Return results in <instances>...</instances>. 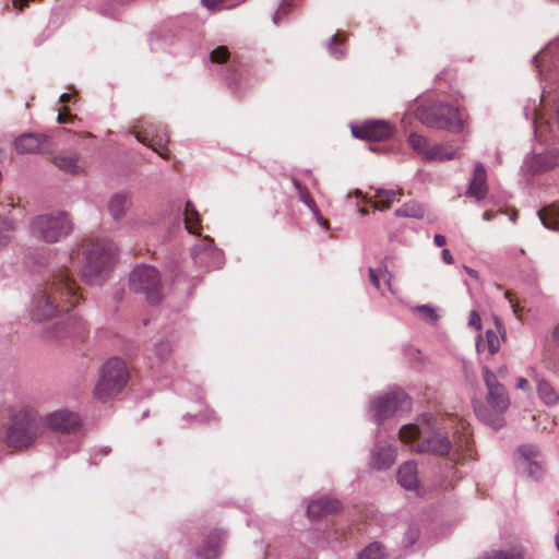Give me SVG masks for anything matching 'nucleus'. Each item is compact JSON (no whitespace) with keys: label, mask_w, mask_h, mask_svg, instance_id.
I'll return each instance as SVG.
<instances>
[{"label":"nucleus","mask_w":559,"mask_h":559,"mask_svg":"<svg viewBox=\"0 0 559 559\" xmlns=\"http://www.w3.org/2000/svg\"><path fill=\"white\" fill-rule=\"evenodd\" d=\"M528 386V381L524 378H519L516 382L518 389H526Z\"/></svg>","instance_id":"nucleus-47"},{"label":"nucleus","mask_w":559,"mask_h":559,"mask_svg":"<svg viewBox=\"0 0 559 559\" xmlns=\"http://www.w3.org/2000/svg\"><path fill=\"white\" fill-rule=\"evenodd\" d=\"M81 417L78 413L69 409H58L48 414L44 419V426L47 425L55 431L71 432L80 427Z\"/></svg>","instance_id":"nucleus-13"},{"label":"nucleus","mask_w":559,"mask_h":559,"mask_svg":"<svg viewBox=\"0 0 559 559\" xmlns=\"http://www.w3.org/2000/svg\"><path fill=\"white\" fill-rule=\"evenodd\" d=\"M224 540L222 533H214L204 542L203 548L199 551V556L203 559H214L219 552V548Z\"/></svg>","instance_id":"nucleus-23"},{"label":"nucleus","mask_w":559,"mask_h":559,"mask_svg":"<svg viewBox=\"0 0 559 559\" xmlns=\"http://www.w3.org/2000/svg\"><path fill=\"white\" fill-rule=\"evenodd\" d=\"M424 214V207L416 201L407 202L395 211L397 217L421 218Z\"/></svg>","instance_id":"nucleus-27"},{"label":"nucleus","mask_w":559,"mask_h":559,"mask_svg":"<svg viewBox=\"0 0 559 559\" xmlns=\"http://www.w3.org/2000/svg\"><path fill=\"white\" fill-rule=\"evenodd\" d=\"M83 326V323L78 320L75 316L69 317V323L67 324L66 331L69 334H75L79 332Z\"/></svg>","instance_id":"nucleus-40"},{"label":"nucleus","mask_w":559,"mask_h":559,"mask_svg":"<svg viewBox=\"0 0 559 559\" xmlns=\"http://www.w3.org/2000/svg\"><path fill=\"white\" fill-rule=\"evenodd\" d=\"M442 258L448 264L453 263V257L448 249L442 250Z\"/></svg>","instance_id":"nucleus-46"},{"label":"nucleus","mask_w":559,"mask_h":559,"mask_svg":"<svg viewBox=\"0 0 559 559\" xmlns=\"http://www.w3.org/2000/svg\"><path fill=\"white\" fill-rule=\"evenodd\" d=\"M556 546H557V549L559 550V530H558V533L556 534Z\"/></svg>","instance_id":"nucleus-53"},{"label":"nucleus","mask_w":559,"mask_h":559,"mask_svg":"<svg viewBox=\"0 0 559 559\" xmlns=\"http://www.w3.org/2000/svg\"><path fill=\"white\" fill-rule=\"evenodd\" d=\"M130 288L135 293L145 295L151 304H157L163 298V285L159 272L148 265L135 267L129 280Z\"/></svg>","instance_id":"nucleus-9"},{"label":"nucleus","mask_w":559,"mask_h":559,"mask_svg":"<svg viewBox=\"0 0 559 559\" xmlns=\"http://www.w3.org/2000/svg\"><path fill=\"white\" fill-rule=\"evenodd\" d=\"M480 317L476 311L471 312L469 324L474 325L477 330L480 329Z\"/></svg>","instance_id":"nucleus-43"},{"label":"nucleus","mask_w":559,"mask_h":559,"mask_svg":"<svg viewBox=\"0 0 559 559\" xmlns=\"http://www.w3.org/2000/svg\"><path fill=\"white\" fill-rule=\"evenodd\" d=\"M457 155V150L452 145H433L431 146L428 158L429 160H448L453 159Z\"/></svg>","instance_id":"nucleus-26"},{"label":"nucleus","mask_w":559,"mask_h":559,"mask_svg":"<svg viewBox=\"0 0 559 559\" xmlns=\"http://www.w3.org/2000/svg\"><path fill=\"white\" fill-rule=\"evenodd\" d=\"M408 144L415 152L421 155L425 159L428 158V153L431 147L429 146L428 141L425 136L419 135L417 133H412L408 136Z\"/></svg>","instance_id":"nucleus-28"},{"label":"nucleus","mask_w":559,"mask_h":559,"mask_svg":"<svg viewBox=\"0 0 559 559\" xmlns=\"http://www.w3.org/2000/svg\"><path fill=\"white\" fill-rule=\"evenodd\" d=\"M358 559H385V556L382 546L379 543H372L364 549Z\"/></svg>","instance_id":"nucleus-30"},{"label":"nucleus","mask_w":559,"mask_h":559,"mask_svg":"<svg viewBox=\"0 0 559 559\" xmlns=\"http://www.w3.org/2000/svg\"><path fill=\"white\" fill-rule=\"evenodd\" d=\"M115 252L112 241L87 239L71 254V265L84 280L92 281L111 266Z\"/></svg>","instance_id":"nucleus-4"},{"label":"nucleus","mask_w":559,"mask_h":559,"mask_svg":"<svg viewBox=\"0 0 559 559\" xmlns=\"http://www.w3.org/2000/svg\"><path fill=\"white\" fill-rule=\"evenodd\" d=\"M15 148L22 154L50 153L51 143L45 134L25 133L15 140Z\"/></svg>","instance_id":"nucleus-14"},{"label":"nucleus","mask_w":559,"mask_h":559,"mask_svg":"<svg viewBox=\"0 0 559 559\" xmlns=\"http://www.w3.org/2000/svg\"><path fill=\"white\" fill-rule=\"evenodd\" d=\"M73 95L72 94H69V93H63L61 96H60V102L63 103V104H67L69 102H71Z\"/></svg>","instance_id":"nucleus-48"},{"label":"nucleus","mask_w":559,"mask_h":559,"mask_svg":"<svg viewBox=\"0 0 559 559\" xmlns=\"http://www.w3.org/2000/svg\"><path fill=\"white\" fill-rule=\"evenodd\" d=\"M504 297L506 299L509 301L511 308H512V311L514 313V316L519 319V320H522V317H523V307L520 305V301L519 299L515 297V295L511 292V290H506L504 293Z\"/></svg>","instance_id":"nucleus-34"},{"label":"nucleus","mask_w":559,"mask_h":559,"mask_svg":"<svg viewBox=\"0 0 559 559\" xmlns=\"http://www.w3.org/2000/svg\"><path fill=\"white\" fill-rule=\"evenodd\" d=\"M484 381L487 388L486 406L475 408L477 417L499 429L504 425L503 414L510 406V397L503 384H501L496 374L488 368L483 369Z\"/></svg>","instance_id":"nucleus-5"},{"label":"nucleus","mask_w":559,"mask_h":559,"mask_svg":"<svg viewBox=\"0 0 559 559\" xmlns=\"http://www.w3.org/2000/svg\"><path fill=\"white\" fill-rule=\"evenodd\" d=\"M72 223L66 213L38 215L31 223V234L46 242H56L69 235Z\"/></svg>","instance_id":"nucleus-8"},{"label":"nucleus","mask_w":559,"mask_h":559,"mask_svg":"<svg viewBox=\"0 0 559 559\" xmlns=\"http://www.w3.org/2000/svg\"><path fill=\"white\" fill-rule=\"evenodd\" d=\"M403 195L402 190L377 189L371 198H364L365 203H370L376 210L385 211L400 202Z\"/></svg>","instance_id":"nucleus-16"},{"label":"nucleus","mask_w":559,"mask_h":559,"mask_svg":"<svg viewBox=\"0 0 559 559\" xmlns=\"http://www.w3.org/2000/svg\"><path fill=\"white\" fill-rule=\"evenodd\" d=\"M453 429V440L441 430L432 431L430 435L423 437L417 444V451L429 452L436 455L444 456L454 451L455 453L467 455L471 452L472 433L469 425L457 417H449L442 425V429Z\"/></svg>","instance_id":"nucleus-3"},{"label":"nucleus","mask_w":559,"mask_h":559,"mask_svg":"<svg viewBox=\"0 0 559 559\" xmlns=\"http://www.w3.org/2000/svg\"><path fill=\"white\" fill-rule=\"evenodd\" d=\"M399 484L407 490H415L418 487L417 466L414 462H406L397 473Z\"/></svg>","instance_id":"nucleus-21"},{"label":"nucleus","mask_w":559,"mask_h":559,"mask_svg":"<svg viewBox=\"0 0 559 559\" xmlns=\"http://www.w3.org/2000/svg\"><path fill=\"white\" fill-rule=\"evenodd\" d=\"M415 310L421 312L424 317L431 322H436L439 319V314L436 309L428 305L417 306Z\"/></svg>","instance_id":"nucleus-38"},{"label":"nucleus","mask_w":559,"mask_h":559,"mask_svg":"<svg viewBox=\"0 0 559 559\" xmlns=\"http://www.w3.org/2000/svg\"><path fill=\"white\" fill-rule=\"evenodd\" d=\"M235 70H236V69H235L234 64H230V66L228 67V69H227V71H228V72H231V71H235Z\"/></svg>","instance_id":"nucleus-56"},{"label":"nucleus","mask_w":559,"mask_h":559,"mask_svg":"<svg viewBox=\"0 0 559 559\" xmlns=\"http://www.w3.org/2000/svg\"><path fill=\"white\" fill-rule=\"evenodd\" d=\"M52 163L60 170L70 175H79L86 168L85 160L76 152L71 151L60 152L52 158Z\"/></svg>","instance_id":"nucleus-15"},{"label":"nucleus","mask_w":559,"mask_h":559,"mask_svg":"<svg viewBox=\"0 0 559 559\" xmlns=\"http://www.w3.org/2000/svg\"><path fill=\"white\" fill-rule=\"evenodd\" d=\"M368 273H369V280H370L371 284L377 289H380V280H379V275L377 274V272L370 267Z\"/></svg>","instance_id":"nucleus-42"},{"label":"nucleus","mask_w":559,"mask_h":559,"mask_svg":"<svg viewBox=\"0 0 559 559\" xmlns=\"http://www.w3.org/2000/svg\"><path fill=\"white\" fill-rule=\"evenodd\" d=\"M129 194L123 192L115 193L108 202V211L115 221H120L124 217L129 207Z\"/></svg>","instance_id":"nucleus-22"},{"label":"nucleus","mask_w":559,"mask_h":559,"mask_svg":"<svg viewBox=\"0 0 559 559\" xmlns=\"http://www.w3.org/2000/svg\"><path fill=\"white\" fill-rule=\"evenodd\" d=\"M495 213L492 211H485L483 214V218L485 221H491L495 217Z\"/></svg>","instance_id":"nucleus-49"},{"label":"nucleus","mask_w":559,"mask_h":559,"mask_svg":"<svg viewBox=\"0 0 559 559\" xmlns=\"http://www.w3.org/2000/svg\"><path fill=\"white\" fill-rule=\"evenodd\" d=\"M183 215L186 229L190 234H200L201 218L199 212L195 210L194 205L190 201L186 203Z\"/></svg>","instance_id":"nucleus-24"},{"label":"nucleus","mask_w":559,"mask_h":559,"mask_svg":"<svg viewBox=\"0 0 559 559\" xmlns=\"http://www.w3.org/2000/svg\"><path fill=\"white\" fill-rule=\"evenodd\" d=\"M395 462V451L391 445L376 444L371 455V466L374 469H386Z\"/></svg>","instance_id":"nucleus-19"},{"label":"nucleus","mask_w":559,"mask_h":559,"mask_svg":"<svg viewBox=\"0 0 559 559\" xmlns=\"http://www.w3.org/2000/svg\"><path fill=\"white\" fill-rule=\"evenodd\" d=\"M294 186L298 192V195L300 198V200L308 206L310 207L312 211L317 212V206H316V203L312 199V197L310 195V193L308 192V190L302 187L299 181L297 180H294Z\"/></svg>","instance_id":"nucleus-33"},{"label":"nucleus","mask_w":559,"mask_h":559,"mask_svg":"<svg viewBox=\"0 0 559 559\" xmlns=\"http://www.w3.org/2000/svg\"><path fill=\"white\" fill-rule=\"evenodd\" d=\"M136 140L151 147L164 159L169 158V150L167 144L169 142V135L166 129H157L150 124L146 128H141L134 132Z\"/></svg>","instance_id":"nucleus-11"},{"label":"nucleus","mask_w":559,"mask_h":559,"mask_svg":"<svg viewBox=\"0 0 559 559\" xmlns=\"http://www.w3.org/2000/svg\"><path fill=\"white\" fill-rule=\"evenodd\" d=\"M552 336H554V340L556 341V343L559 346V324L554 329Z\"/></svg>","instance_id":"nucleus-50"},{"label":"nucleus","mask_w":559,"mask_h":559,"mask_svg":"<svg viewBox=\"0 0 559 559\" xmlns=\"http://www.w3.org/2000/svg\"><path fill=\"white\" fill-rule=\"evenodd\" d=\"M3 441L8 448L25 450L32 447L44 433V418L29 404L13 402L3 407Z\"/></svg>","instance_id":"nucleus-2"},{"label":"nucleus","mask_w":559,"mask_h":559,"mask_svg":"<svg viewBox=\"0 0 559 559\" xmlns=\"http://www.w3.org/2000/svg\"><path fill=\"white\" fill-rule=\"evenodd\" d=\"M538 216L546 228L559 230V204H551L542 209Z\"/></svg>","instance_id":"nucleus-25"},{"label":"nucleus","mask_w":559,"mask_h":559,"mask_svg":"<svg viewBox=\"0 0 559 559\" xmlns=\"http://www.w3.org/2000/svg\"><path fill=\"white\" fill-rule=\"evenodd\" d=\"M228 58L229 51L225 46H219L210 53L211 61L216 63H224L228 60Z\"/></svg>","instance_id":"nucleus-35"},{"label":"nucleus","mask_w":559,"mask_h":559,"mask_svg":"<svg viewBox=\"0 0 559 559\" xmlns=\"http://www.w3.org/2000/svg\"><path fill=\"white\" fill-rule=\"evenodd\" d=\"M294 1L295 0H283V2L281 3L278 10L276 11V13L274 15L275 24H278L280 19L288 13V9L290 5H293Z\"/></svg>","instance_id":"nucleus-39"},{"label":"nucleus","mask_w":559,"mask_h":559,"mask_svg":"<svg viewBox=\"0 0 559 559\" xmlns=\"http://www.w3.org/2000/svg\"><path fill=\"white\" fill-rule=\"evenodd\" d=\"M374 417L381 421L396 412L409 407L408 396L402 392H392L377 397L373 402Z\"/></svg>","instance_id":"nucleus-10"},{"label":"nucleus","mask_w":559,"mask_h":559,"mask_svg":"<svg viewBox=\"0 0 559 559\" xmlns=\"http://www.w3.org/2000/svg\"><path fill=\"white\" fill-rule=\"evenodd\" d=\"M486 340L488 345V350L492 355L499 350L500 341L495 331L488 330L486 332Z\"/></svg>","instance_id":"nucleus-36"},{"label":"nucleus","mask_w":559,"mask_h":559,"mask_svg":"<svg viewBox=\"0 0 559 559\" xmlns=\"http://www.w3.org/2000/svg\"><path fill=\"white\" fill-rule=\"evenodd\" d=\"M519 452L525 461V467L530 476L538 479L544 473L539 450L535 445H522Z\"/></svg>","instance_id":"nucleus-17"},{"label":"nucleus","mask_w":559,"mask_h":559,"mask_svg":"<svg viewBox=\"0 0 559 559\" xmlns=\"http://www.w3.org/2000/svg\"><path fill=\"white\" fill-rule=\"evenodd\" d=\"M8 240H9V236L8 235L0 236V246L5 243Z\"/></svg>","instance_id":"nucleus-52"},{"label":"nucleus","mask_w":559,"mask_h":559,"mask_svg":"<svg viewBox=\"0 0 559 559\" xmlns=\"http://www.w3.org/2000/svg\"><path fill=\"white\" fill-rule=\"evenodd\" d=\"M81 299L80 288L69 270L62 267L53 271L33 300L32 319L38 322L52 319L69 312Z\"/></svg>","instance_id":"nucleus-1"},{"label":"nucleus","mask_w":559,"mask_h":559,"mask_svg":"<svg viewBox=\"0 0 559 559\" xmlns=\"http://www.w3.org/2000/svg\"><path fill=\"white\" fill-rule=\"evenodd\" d=\"M558 516H559V511L557 512Z\"/></svg>","instance_id":"nucleus-57"},{"label":"nucleus","mask_w":559,"mask_h":559,"mask_svg":"<svg viewBox=\"0 0 559 559\" xmlns=\"http://www.w3.org/2000/svg\"><path fill=\"white\" fill-rule=\"evenodd\" d=\"M417 118L427 127L445 129L453 133H459L464 128V120L459 109L442 103L418 107Z\"/></svg>","instance_id":"nucleus-6"},{"label":"nucleus","mask_w":559,"mask_h":559,"mask_svg":"<svg viewBox=\"0 0 559 559\" xmlns=\"http://www.w3.org/2000/svg\"><path fill=\"white\" fill-rule=\"evenodd\" d=\"M400 439L405 442L409 443L413 442L418 436L420 435L419 428L416 425L408 424L404 425L400 429Z\"/></svg>","instance_id":"nucleus-32"},{"label":"nucleus","mask_w":559,"mask_h":559,"mask_svg":"<svg viewBox=\"0 0 559 559\" xmlns=\"http://www.w3.org/2000/svg\"><path fill=\"white\" fill-rule=\"evenodd\" d=\"M487 192L488 188L486 169L481 164H477L467 193L468 195L474 197L477 201H480L485 199Z\"/></svg>","instance_id":"nucleus-20"},{"label":"nucleus","mask_w":559,"mask_h":559,"mask_svg":"<svg viewBox=\"0 0 559 559\" xmlns=\"http://www.w3.org/2000/svg\"><path fill=\"white\" fill-rule=\"evenodd\" d=\"M319 222L323 227L329 228V222L326 219L319 217Z\"/></svg>","instance_id":"nucleus-51"},{"label":"nucleus","mask_w":559,"mask_h":559,"mask_svg":"<svg viewBox=\"0 0 559 559\" xmlns=\"http://www.w3.org/2000/svg\"><path fill=\"white\" fill-rule=\"evenodd\" d=\"M359 212H360L362 215L368 214V210H366V209H364V207H362V209H360V210H359Z\"/></svg>","instance_id":"nucleus-55"},{"label":"nucleus","mask_w":559,"mask_h":559,"mask_svg":"<svg viewBox=\"0 0 559 559\" xmlns=\"http://www.w3.org/2000/svg\"><path fill=\"white\" fill-rule=\"evenodd\" d=\"M76 117L69 112L67 106H63L61 110H59L57 120L59 123H71Z\"/></svg>","instance_id":"nucleus-41"},{"label":"nucleus","mask_w":559,"mask_h":559,"mask_svg":"<svg viewBox=\"0 0 559 559\" xmlns=\"http://www.w3.org/2000/svg\"><path fill=\"white\" fill-rule=\"evenodd\" d=\"M538 395L539 397L549 405L556 404L559 401V395L556 390L547 381L538 382Z\"/></svg>","instance_id":"nucleus-29"},{"label":"nucleus","mask_w":559,"mask_h":559,"mask_svg":"<svg viewBox=\"0 0 559 559\" xmlns=\"http://www.w3.org/2000/svg\"><path fill=\"white\" fill-rule=\"evenodd\" d=\"M343 41H344V39L338 34L334 35L331 38L330 51H331V55L334 56V58H336V59L342 58L344 55V51H343V49L336 48L333 46L342 45Z\"/></svg>","instance_id":"nucleus-37"},{"label":"nucleus","mask_w":559,"mask_h":559,"mask_svg":"<svg viewBox=\"0 0 559 559\" xmlns=\"http://www.w3.org/2000/svg\"><path fill=\"white\" fill-rule=\"evenodd\" d=\"M340 509L338 500L323 497L309 503L307 514L312 520H319L328 514L336 513Z\"/></svg>","instance_id":"nucleus-18"},{"label":"nucleus","mask_w":559,"mask_h":559,"mask_svg":"<svg viewBox=\"0 0 559 559\" xmlns=\"http://www.w3.org/2000/svg\"><path fill=\"white\" fill-rule=\"evenodd\" d=\"M383 276H385V283H386V286H388L389 290L392 294H395V289L393 288L392 283H391L392 275L390 274V272L388 270L384 271Z\"/></svg>","instance_id":"nucleus-44"},{"label":"nucleus","mask_w":559,"mask_h":559,"mask_svg":"<svg viewBox=\"0 0 559 559\" xmlns=\"http://www.w3.org/2000/svg\"><path fill=\"white\" fill-rule=\"evenodd\" d=\"M524 554L522 549L514 548L508 551H492L481 559H523Z\"/></svg>","instance_id":"nucleus-31"},{"label":"nucleus","mask_w":559,"mask_h":559,"mask_svg":"<svg viewBox=\"0 0 559 559\" xmlns=\"http://www.w3.org/2000/svg\"><path fill=\"white\" fill-rule=\"evenodd\" d=\"M433 240L437 247H443L447 243L445 237L439 234L435 235Z\"/></svg>","instance_id":"nucleus-45"},{"label":"nucleus","mask_w":559,"mask_h":559,"mask_svg":"<svg viewBox=\"0 0 559 559\" xmlns=\"http://www.w3.org/2000/svg\"><path fill=\"white\" fill-rule=\"evenodd\" d=\"M128 378L129 373L124 361L118 358L107 360L95 386V396L102 401L114 396L127 384Z\"/></svg>","instance_id":"nucleus-7"},{"label":"nucleus","mask_w":559,"mask_h":559,"mask_svg":"<svg viewBox=\"0 0 559 559\" xmlns=\"http://www.w3.org/2000/svg\"><path fill=\"white\" fill-rule=\"evenodd\" d=\"M353 135L360 140L385 141L394 133V128L385 121H367L352 128Z\"/></svg>","instance_id":"nucleus-12"},{"label":"nucleus","mask_w":559,"mask_h":559,"mask_svg":"<svg viewBox=\"0 0 559 559\" xmlns=\"http://www.w3.org/2000/svg\"><path fill=\"white\" fill-rule=\"evenodd\" d=\"M227 80H228V82H229V84H230V85H231V84H234V83H236V80H235L231 75H230V76H228V78H227Z\"/></svg>","instance_id":"nucleus-54"}]
</instances>
